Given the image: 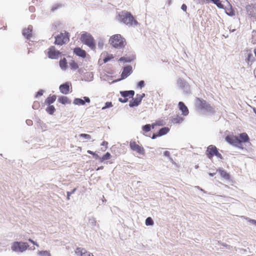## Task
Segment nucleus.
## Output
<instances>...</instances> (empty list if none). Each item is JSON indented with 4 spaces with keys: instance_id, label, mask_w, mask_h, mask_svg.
Returning <instances> with one entry per match:
<instances>
[{
    "instance_id": "obj_1",
    "label": "nucleus",
    "mask_w": 256,
    "mask_h": 256,
    "mask_svg": "<svg viewBox=\"0 0 256 256\" xmlns=\"http://www.w3.org/2000/svg\"><path fill=\"white\" fill-rule=\"evenodd\" d=\"M118 20L129 26H136L138 24V22L134 20L132 15L129 12H122L121 14H119Z\"/></svg>"
},
{
    "instance_id": "obj_2",
    "label": "nucleus",
    "mask_w": 256,
    "mask_h": 256,
    "mask_svg": "<svg viewBox=\"0 0 256 256\" xmlns=\"http://www.w3.org/2000/svg\"><path fill=\"white\" fill-rule=\"evenodd\" d=\"M109 42L112 46L120 49L122 48L126 44L125 39L119 34L112 36L110 38Z\"/></svg>"
},
{
    "instance_id": "obj_3",
    "label": "nucleus",
    "mask_w": 256,
    "mask_h": 256,
    "mask_svg": "<svg viewBox=\"0 0 256 256\" xmlns=\"http://www.w3.org/2000/svg\"><path fill=\"white\" fill-rule=\"evenodd\" d=\"M196 106L204 112L210 114L214 112V108L212 107L206 100L200 98H196Z\"/></svg>"
},
{
    "instance_id": "obj_4",
    "label": "nucleus",
    "mask_w": 256,
    "mask_h": 256,
    "mask_svg": "<svg viewBox=\"0 0 256 256\" xmlns=\"http://www.w3.org/2000/svg\"><path fill=\"white\" fill-rule=\"evenodd\" d=\"M80 40L83 44L87 45L92 50L95 49V42L94 38L90 34L84 32L81 35Z\"/></svg>"
},
{
    "instance_id": "obj_5",
    "label": "nucleus",
    "mask_w": 256,
    "mask_h": 256,
    "mask_svg": "<svg viewBox=\"0 0 256 256\" xmlns=\"http://www.w3.org/2000/svg\"><path fill=\"white\" fill-rule=\"evenodd\" d=\"M29 247L27 242H14L12 246V250L15 252H23Z\"/></svg>"
},
{
    "instance_id": "obj_6",
    "label": "nucleus",
    "mask_w": 256,
    "mask_h": 256,
    "mask_svg": "<svg viewBox=\"0 0 256 256\" xmlns=\"http://www.w3.org/2000/svg\"><path fill=\"white\" fill-rule=\"evenodd\" d=\"M69 40L68 32H66L64 33L61 32L55 36L54 44L62 46L68 42Z\"/></svg>"
},
{
    "instance_id": "obj_7",
    "label": "nucleus",
    "mask_w": 256,
    "mask_h": 256,
    "mask_svg": "<svg viewBox=\"0 0 256 256\" xmlns=\"http://www.w3.org/2000/svg\"><path fill=\"white\" fill-rule=\"evenodd\" d=\"M177 84L185 94H188L191 93L190 86L186 81L182 78H178Z\"/></svg>"
},
{
    "instance_id": "obj_8",
    "label": "nucleus",
    "mask_w": 256,
    "mask_h": 256,
    "mask_svg": "<svg viewBox=\"0 0 256 256\" xmlns=\"http://www.w3.org/2000/svg\"><path fill=\"white\" fill-rule=\"evenodd\" d=\"M226 141L230 144L240 148V141L238 136H227L225 138Z\"/></svg>"
},
{
    "instance_id": "obj_9",
    "label": "nucleus",
    "mask_w": 256,
    "mask_h": 256,
    "mask_svg": "<svg viewBox=\"0 0 256 256\" xmlns=\"http://www.w3.org/2000/svg\"><path fill=\"white\" fill-rule=\"evenodd\" d=\"M61 56V52L56 49L54 46H51L48 49V56L51 59H58Z\"/></svg>"
},
{
    "instance_id": "obj_10",
    "label": "nucleus",
    "mask_w": 256,
    "mask_h": 256,
    "mask_svg": "<svg viewBox=\"0 0 256 256\" xmlns=\"http://www.w3.org/2000/svg\"><path fill=\"white\" fill-rule=\"evenodd\" d=\"M130 146L132 150L140 154H144L145 150L144 148L137 144L135 142H130Z\"/></svg>"
},
{
    "instance_id": "obj_11",
    "label": "nucleus",
    "mask_w": 256,
    "mask_h": 256,
    "mask_svg": "<svg viewBox=\"0 0 256 256\" xmlns=\"http://www.w3.org/2000/svg\"><path fill=\"white\" fill-rule=\"evenodd\" d=\"M218 151L216 147L214 145H210L207 148L206 150V154L208 158H212L214 156V154H216Z\"/></svg>"
},
{
    "instance_id": "obj_12",
    "label": "nucleus",
    "mask_w": 256,
    "mask_h": 256,
    "mask_svg": "<svg viewBox=\"0 0 256 256\" xmlns=\"http://www.w3.org/2000/svg\"><path fill=\"white\" fill-rule=\"evenodd\" d=\"M90 98L88 96H84V100L80 98H75L74 100V104L76 105H84L86 102H90Z\"/></svg>"
},
{
    "instance_id": "obj_13",
    "label": "nucleus",
    "mask_w": 256,
    "mask_h": 256,
    "mask_svg": "<svg viewBox=\"0 0 256 256\" xmlns=\"http://www.w3.org/2000/svg\"><path fill=\"white\" fill-rule=\"evenodd\" d=\"M32 26L30 25L28 28L23 30L22 35L28 40H29L32 36Z\"/></svg>"
},
{
    "instance_id": "obj_14",
    "label": "nucleus",
    "mask_w": 256,
    "mask_h": 256,
    "mask_svg": "<svg viewBox=\"0 0 256 256\" xmlns=\"http://www.w3.org/2000/svg\"><path fill=\"white\" fill-rule=\"evenodd\" d=\"M132 66H127L124 67L121 74L122 79L127 78L132 72Z\"/></svg>"
},
{
    "instance_id": "obj_15",
    "label": "nucleus",
    "mask_w": 256,
    "mask_h": 256,
    "mask_svg": "<svg viewBox=\"0 0 256 256\" xmlns=\"http://www.w3.org/2000/svg\"><path fill=\"white\" fill-rule=\"evenodd\" d=\"M60 92L64 94H67L70 91V84L68 82H66L60 85Z\"/></svg>"
},
{
    "instance_id": "obj_16",
    "label": "nucleus",
    "mask_w": 256,
    "mask_h": 256,
    "mask_svg": "<svg viewBox=\"0 0 256 256\" xmlns=\"http://www.w3.org/2000/svg\"><path fill=\"white\" fill-rule=\"evenodd\" d=\"M73 52L76 55L79 57H81L82 58H85L86 57V52L79 47L74 48Z\"/></svg>"
},
{
    "instance_id": "obj_17",
    "label": "nucleus",
    "mask_w": 256,
    "mask_h": 256,
    "mask_svg": "<svg viewBox=\"0 0 256 256\" xmlns=\"http://www.w3.org/2000/svg\"><path fill=\"white\" fill-rule=\"evenodd\" d=\"M178 106L180 110L182 112V114L184 116L188 115L189 111L188 107L185 105L182 102H180L178 104Z\"/></svg>"
},
{
    "instance_id": "obj_18",
    "label": "nucleus",
    "mask_w": 256,
    "mask_h": 256,
    "mask_svg": "<svg viewBox=\"0 0 256 256\" xmlns=\"http://www.w3.org/2000/svg\"><path fill=\"white\" fill-rule=\"evenodd\" d=\"M239 140L240 141V148H242V142H246L249 140V137L246 132H243L240 134L238 137Z\"/></svg>"
},
{
    "instance_id": "obj_19",
    "label": "nucleus",
    "mask_w": 256,
    "mask_h": 256,
    "mask_svg": "<svg viewBox=\"0 0 256 256\" xmlns=\"http://www.w3.org/2000/svg\"><path fill=\"white\" fill-rule=\"evenodd\" d=\"M134 91L133 90L120 91V94L122 97L128 98V96L132 98L134 95Z\"/></svg>"
},
{
    "instance_id": "obj_20",
    "label": "nucleus",
    "mask_w": 256,
    "mask_h": 256,
    "mask_svg": "<svg viewBox=\"0 0 256 256\" xmlns=\"http://www.w3.org/2000/svg\"><path fill=\"white\" fill-rule=\"evenodd\" d=\"M78 254H80V256H94L93 254L90 252L86 251L85 249L78 248L76 252Z\"/></svg>"
},
{
    "instance_id": "obj_21",
    "label": "nucleus",
    "mask_w": 256,
    "mask_h": 256,
    "mask_svg": "<svg viewBox=\"0 0 256 256\" xmlns=\"http://www.w3.org/2000/svg\"><path fill=\"white\" fill-rule=\"evenodd\" d=\"M141 102V100H139L138 98H132V100L130 101L129 106L130 108L138 106Z\"/></svg>"
},
{
    "instance_id": "obj_22",
    "label": "nucleus",
    "mask_w": 256,
    "mask_h": 256,
    "mask_svg": "<svg viewBox=\"0 0 256 256\" xmlns=\"http://www.w3.org/2000/svg\"><path fill=\"white\" fill-rule=\"evenodd\" d=\"M58 102L62 104H70L71 103L70 100L66 96H60L58 98Z\"/></svg>"
},
{
    "instance_id": "obj_23",
    "label": "nucleus",
    "mask_w": 256,
    "mask_h": 256,
    "mask_svg": "<svg viewBox=\"0 0 256 256\" xmlns=\"http://www.w3.org/2000/svg\"><path fill=\"white\" fill-rule=\"evenodd\" d=\"M170 131V128L168 127H163L159 130L158 131V136H162L166 134Z\"/></svg>"
},
{
    "instance_id": "obj_24",
    "label": "nucleus",
    "mask_w": 256,
    "mask_h": 256,
    "mask_svg": "<svg viewBox=\"0 0 256 256\" xmlns=\"http://www.w3.org/2000/svg\"><path fill=\"white\" fill-rule=\"evenodd\" d=\"M217 171L218 172L222 177L226 180L229 179V175L225 170H223L222 168H219L218 170H217Z\"/></svg>"
},
{
    "instance_id": "obj_25",
    "label": "nucleus",
    "mask_w": 256,
    "mask_h": 256,
    "mask_svg": "<svg viewBox=\"0 0 256 256\" xmlns=\"http://www.w3.org/2000/svg\"><path fill=\"white\" fill-rule=\"evenodd\" d=\"M134 58H135V56H129V57L122 56V57H121L119 59V61L124 62H130L133 60H134Z\"/></svg>"
},
{
    "instance_id": "obj_26",
    "label": "nucleus",
    "mask_w": 256,
    "mask_h": 256,
    "mask_svg": "<svg viewBox=\"0 0 256 256\" xmlns=\"http://www.w3.org/2000/svg\"><path fill=\"white\" fill-rule=\"evenodd\" d=\"M60 66L62 70H66L68 67V63L66 58L61 59L60 61Z\"/></svg>"
},
{
    "instance_id": "obj_27",
    "label": "nucleus",
    "mask_w": 256,
    "mask_h": 256,
    "mask_svg": "<svg viewBox=\"0 0 256 256\" xmlns=\"http://www.w3.org/2000/svg\"><path fill=\"white\" fill-rule=\"evenodd\" d=\"M254 6L252 4L246 6V8L248 15L252 16L254 14Z\"/></svg>"
},
{
    "instance_id": "obj_28",
    "label": "nucleus",
    "mask_w": 256,
    "mask_h": 256,
    "mask_svg": "<svg viewBox=\"0 0 256 256\" xmlns=\"http://www.w3.org/2000/svg\"><path fill=\"white\" fill-rule=\"evenodd\" d=\"M184 120V118L178 116L172 117V121L174 124H180Z\"/></svg>"
},
{
    "instance_id": "obj_29",
    "label": "nucleus",
    "mask_w": 256,
    "mask_h": 256,
    "mask_svg": "<svg viewBox=\"0 0 256 256\" xmlns=\"http://www.w3.org/2000/svg\"><path fill=\"white\" fill-rule=\"evenodd\" d=\"M56 100V96L55 95H53L52 96H48L45 102L46 104L50 105V104L54 103V102Z\"/></svg>"
},
{
    "instance_id": "obj_30",
    "label": "nucleus",
    "mask_w": 256,
    "mask_h": 256,
    "mask_svg": "<svg viewBox=\"0 0 256 256\" xmlns=\"http://www.w3.org/2000/svg\"><path fill=\"white\" fill-rule=\"evenodd\" d=\"M111 156H112L108 152H107L102 157H100L99 160L100 162H102L106 160H108L110 158Z\"/></svg>"
},
{
    "instance_id": "obj_31",
    "label": "nucleus",
    "mask_w": 256,
    "mask_h": 256,
    "mask_svg": "<svg viewBox=\"0 0 256 256\" xmlns=\"http://www.w3.org/2000/svg\"><path fill=\"white\" fill-rule=\"evenodd\" d=\"M212 2L215 4L218 8H224V4L220 0H212Z\"/></svg>"
},
{
    "instance_id": "obj_32",
    "label": "nucleus",
    "mask_w": 256,
    "mask_h": 256,
    "mask_svg": "<svg viewBox=\"0 0 256 256\" xmlns=\"http://www.w3.org/2000/svg\"><path fill=\"white\" fill-rule=\"evenodd\" d=\"M56 109L54 106L52 105H49L46 108V111L50 114H52L55 112Z\"/></svg>"
},
{
    "instance_id": "obj_33",
    "label": "nucleus",
    "mask_w": 256,
    "mask_h": 256,
    "mask_svg": "<svg viewBox=\"0 0 256 256\" xmlns=\"http://www.w3.org/2000/svg\"><path fill=\"white\" fill-rule=\"evenodd\" d=\"M70 66L72 70H76L78 68V64L74 60H72L70 62Z\"/></svg>"
},
{
    "instance_id": "obj_34",
    "label": "nucleus",
    "mask_w": 256,
    "mask_h": 256,
    "mask_svg": "<svg viewBox=\"0 0 256 256\" xmlns=\"http://www.w3.org/2000/svg\"><path fill=\"white\" fill-rule=\"evenodd\" d=\"M142 130L145 132H150L151 130V125L150 124H146L142 126Z\"/></svg>"
},
{
    "instance_id": "obj_35",
    "label": "nucleus",
    "mask_w": 256,
    "mask_h": 256,
    "mask_svg": "<svg viewBox=\"0 0 256 256\" xmlns=\"http://www.w3.org/2000/svg\"><path fill=\"white\" fill-rule=\"evenodd\" d=\"M154 220L150 217L146 218L145 224L146 226H152L154 224Z\"/></svg>"
},
{
    "instance_id": "obj_36",
    "label": "nucleus",
    "mask_w": 256,
    "mask_h": 256,
    "mask_svg": "<svg viewBox=\"0 0 256 256\" xmlns=\"http://www.w3.org/2000/svg\"><path fill=\"white\" fill-rule=\"evenodd\" d=\"M113 58L114 56L112 54H107L106 56L104 58L103 61L104 63H106Z\"/></svg>"
},
{
    "instance_id": "obj_37",
    "label": "nucleus",
    "mask_w": 256,
    "mask_h": 256,
    "mask_svg": "<svg viewBox=\"0 0 256 256\" xmlns=\"http://www.w3.org/2000/svg\"><path fill=\"white\" fill-rule=\"evenodd\" d=\"M87 152L88 154L92 155L94 158L96 160H100V156L98 154H97L95 152H92V150H88L87 151Z\"/></svg>"
},
{
    "instance_id": "obj_38",
    "label": "nucleus",
    "mask_w": 256,
    "mask_h": 256,
    "mask_svg": "<svg viewBox=\"0 0 256 256\" xmlns=\"http://www.w3.org/2000/svg\"><path fill=\"white\" fill-rule=\"evenodd\" d=\"M62 4H56L53 6L51 8V11L54 12L55 10L62 7Z\"/></svg>"
},
{
    "instance_id": "obj_39",
    "label": "nucleus",
    "mask_w": 256,
    "mask_h": 256,
    "mask_svg": "<svg viewBox=\"0 0 256 256\" xmlns=\"http://www.w3.org/2000/svg\"><path fill=\"white\" fill-rule=\"evenodd\" d=\"M38 254L40 256H50V254L49 252H48V251L46 250H44V251H43V250H42V251H38Z\"/></svg>"
},
{
    "instance_id": "obj_40",
    "label": "nucleus",
    "mask_w": 256,
    "mask_h": 256,
    "mask_svg": "<svg viewBox=\"0 0 256 256\" xmlns=\"http://www.w3.org/2000/svg\"><path fill=\"white\" fill-rule=\"evenodd\" d=\"M88 224L92 226H95L96 224V220L95 218L93 217L89 218Z\"/></svg>"
},
{
    "instance_id": "obj_41",
    "label": "nucleus",
    "mask_w": 256,
    "mask_h": 256,
    "mask_svg": "<svg viewBox=\"0 0 256 256\" xmlns=\"http://www.w3.org/2000/svg\"><path fill=\"white\" fill-rule=\"evenodd\" d=\"M113 106L112 104L110 102H108L105 103L104 106L102 108V110H104L106 108H111Z\"/></svg>"
},
{
    "instance_id": "obj_42",
    "label": "nucleus",
    "mask_w": 256,
    "mask_h": 256,
    "mask_svg": "<svg viewBox=\"0 0 256 256\" xmlns=\"http://www.w3.org/2000/svg\"><path fill=\"white\" fill-rule=\"evenodd\" d=\"M79 136L80 138H82L86 140H90L91 139V136L90 134H81L79 135Z\"/></svg>"
},
{
    "instance_id": "obj_43",
    "label": "nucleus",
    "mask_w": 256,
    "mask_h": 256,
    "mask_svg": "<svg viewBox=\"0 0 256 256\" xmlns=\"http://www.w3.org/2000/svg\"><path fill=\"white\" fill-rule=\"evenodd\" d=\"M76 188H74L73 190H72V191H70V192H66V194H67L66 199L68 200H70V196L72 194H74L75 192L76 191Z\"/></svg>"
},
{
    "instance_id": "obj_44",
    "label": "nucleus",
    "mask_w": 256,
    "mask_h": 256,
    "mask_svg": "<svg viewBox=\"0 0 256 256\" xmlns=\"http://www.w3.org/2000/svg\"><path fill=\"white\" fill-rule=\"evenodd\" d=\"M138 87H139L140 88H144L145 86V82L144 80H142L138 82L137 84Z\"/></svg>"
},
{
    "instance_id": "obj_45",
    "label": "nucleus",
    "mask_w": 256,
    "mask_h": 256,
    "mask_svg": "<svg viewBox=\"0 0 256 256\" xmlns=\"http://www.w3.org/2000/svg\"><path fill=\"white\" fill-rule=\"evenodd\" d=\"M40 103L38 102H34L32 105V108L34 110H37L40 107Z\"/></svg>"
},
{
    "instance_id": "obj_46",
    "label": "nucleus",
    "mask_w": 256,
    "mask_h": 256,
    "mask_svg": "<svg viewBox=\"0 0 256 256\" xmlns=\"http://www.w3.org/2000/svg\"><path fill=\"white\" fill-rule=\"evenodd\" d=\"M254 57L253 56V55L252 54H249L248 56L247 60L248 62H252L254 60Z\"/></svg>"
},
{
    "instance_id": "obj_47",
    "label": "nucleus",
    "mask_w": 256,
    "mask_h": 256,
    "mask_svg": "<svg viewBox=\"0 0 256 256\" xmlns=\"http://www.w3.org/2000/svg\"><path fill=\"white\" fill-rule=\"evenodd\" d=\"M226 12L228 16H232L234 15V12L231 10H230L228 11H226Z\"/></svg>"
},
{
    "instance_id": "obj_48",
    "label": "nucleus",
    "mask_w": 256,
    "mask_h": 256,
    "mask_svg": "<svg viewBox=\"0 0 256 256\" xmlns=\"http://www.w3.org/2000/svg\"><path fill=\"white\" fill-rule=\"evenodd\" d=\"M44 91L42 90H39L36 94V97L42 96L44 94Z\"/></svg>"
},
{
    "instance_id": "obj_49",
    "label": "nucleus",
    "mask_w": 256,
    "mask_h": 256,
    "mask_svg": "<svg viewBox=\"0 0 256 256\" xmlns=\"http://www.w3.org/2000/svg\"><path fill=\"white\" fill-rule=\"evenodd\" d=\"M118 101L122 103H126L128 101V98H118Z\"/></svg>"
},
{
    "instance_id": "obj_50",
    "label": "nucleus",
    "mask_w": 256,
    "mask_h": 256,
    "mask_svg": "<svg viewBox=\"0 0 256 256\" xmlns=\"http://www.w3.org/2000/svg\"><path fill=\"white\" fill-rule=\"evenodd\" d=\"M214 154V156H216L217 158H220V159H223L222 155L220 153H219L218 151L216 154Z\"/></svg>"
},
{
    "instance_id": "obj_51",
    "label": "nucleus",
    "mask_w": 256,
    "mask_h": 256,
    "mask_svg": "<svg viewBox=\"0 0 256 256\" xmlns=\"http://www.w3.org/2000/svg\"><path fill=\"white\" fill-rule=\"evenodd\" d=\"M181 9L184 10V12H186L187 9V6L186 4H182L181 6Z\"/></svg>"
},
{
    "instance_id": "obj_52",
    "label": "nucleus",
    "mask_w": 256,
    "mask_h": 256,
    "mask_svg": "<svg viewBox=\"0 0 256 256\" xmlns=\"http://www.w3.org/2000/svg\"><path fill=\"white\" fill-rule=\"evenodd\" d=\"M28 240L32 244H34V245H36L37 246H39L38 244L36 242L34 241L32 239L29 238Z\"/></svg>"
},
{
    "instance_id": "obj_53",
    "label": "nucleus",
    "mask_w": 256,
    "mask_h": 256,
    "mask_svg": "<svg viewBox=\"0 0 256 256\" xmlns=\"http://www.w3.org/2000/svg\"><path fill=\"white\" fill-rule=\"evenodd\" d=\"M164 155L165 156H166V157H170V152H168V151H165L164 152Z\"/></svg>"
},
{
    "instance_id": "obj_54",
    "label": "nucleus",
    "mask_w": 256,
    "mask_h": 256,
    "mask_svg": "<svg viewBox=\"0 0 256 256\" xmlns=\"http://www.w3.org/2000/svg\"><path fill=\"white\" fill-rule=\"evenodd\" d=\"M158 136H158V132L154 133V134H153L152 136V139H156L157 137H158Z\"/></svg>"
},
{
    "instance_id": "obj_55",
    "label": "nucleus",
    "mask_w": 256,
    "mask_h": 256,
    "mask_svg": "<svg viewBox=\"0 0 256 256\" xmlns=\"http://www.w3.org/2000/svg\"><path fill=\"white\" fill-rule=\"evenodd\" d=\"M26 123L28 126H32V121L30 120H27Z\"/></svg>"
},
{
    "instance_id": "obj_56",
    "label": "nucleus",
    "mask_w": 256,
    "mask_h": 256,
    "mask_svg": "<svg viewBox=\"0 0 256 256\" xmlns=\"http://www.w3.org/2000/svg\"><path fill=\"white\" fill-rule=\"evenodd\" d=\"M248 222H250V223L252 224H253L255 225L256 226V220H252V219H250L248 220Z\"/></svg>"
},
{
    "instance_id": "obj_57",
    "label": "nucleus",
    "mask_w": 256,
    "mask_h": 256,
    "mask_svg": "<svg viewBox=\"0 0 256 256\" xmlns=\"http://www.w3.org/2000/svg\"><path fill=\"white\" fill-rule=\"evenodd\" d=\"M145 94H140V98H138L139 100H140L141 101L142 100V99L143 98H144L145 96Z\"/></svg>"
},
{
    "instance_id": "obj_58",
    "label": "nucleus",
    "mask_w": 256,
    "mask_h": 256,
    "mask_svg": "<svg viewBox=\"0 0 256 256\" xmlns=\"http://www.w3.org/2000/svg\"><path fill=\"white\" fill-rule=\"evenodd\" d=\"M98 46L99 48H102V42H98Z\"/></svg>"
},
{
    "instance_id": "obj_59",
    "label": "nucleus",
    "mask_w": 256,
    "mask_h": 256,
    "mask_svg": "<svg viewBox=\"0 0 256 256\" xmlns=\"http://www.w3.org/2000/svg\"><path fill=\"white\" fill-rule=\"evenodd\" d=\"M158 124H156V123H154V124H150L151 125V128H154V126L156 125H158Z\"/></svg>"
},
{
    "instance_id": "obj_60",
    "label": "nucleus",
    "mask_w": 256,
    "mask_h": 256,
    "mask_svg": "<svg viewBox=\"0 0 256 256\" xmlns=\"http://www.w3.org/2000/svg\"><path fill=\"white\" fill-rule=\"evenodd\" d=\"M108 144V142H106V141H104L102 142V144H101V145L102 146H106Z\"/></svg>"
},
{
    "instance_id": "obj_61",
    "label": "nucleus",
    "mask_w": 256,
    "mask_h": 256,
    "mask_svg": "<svg viewBox=\"0 0 256 256\" xmlns=\"http://www.w3.org/2000/svg\"><path fill=\"white\" fill-rule=\"evenodd\" d=\"M104 168V166H99L96 169V170H102Z\"/></svg>"
},
{
    "instance_id": "obj_62",
    "label": "nucleus",
    "mask_w": 256,
    "mask_h": 256,
    "mask_svg": "<svg viewBox=\"0 0 256 256\" xmlns=\"http://www.w3.org/2000/svg\"><path fill=\"white\" fill-rule=\"evenodd\" d=\"M216 174V172H214V173L210 172V173L208 174H209V176H214Z\"/></svg>"
},
{
    "instance_id": "obj_63",
    "label": "nucleus",
    "mask_w": 256,
    "mask_h": 256,
    "mask_svg": "<svg viewBox=\"0 0 256 256\" xmlns=\"http://www.w3.org/2000/svg\"><path fill=\"white\" fill-rule=\"evenodd\" d=\"M140 94H136V98H140Z\"/></svg>"
},
{
    "instance_id": "obj_64",
    "label": "nucleus",
    "mask_w": 256,
    "mask_h": 256,
    "mask_svg": "<svg viewBox=\"0 0 256 256\" xmlns=\"http://www.w3.org/2000/svg\"><path fill=\"white\" fill-rule=\"evenodd\" d=\"M254 54H255V56H256V49H254Z\"/></svg>"
}]
</instances>
